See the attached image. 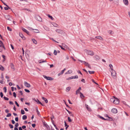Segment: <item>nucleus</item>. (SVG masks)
Masks as SVG:
<instances>
[{"label": "nucleus", "instance_id": "a18cd8bd", "mask_svg": "<svg viewBox=\"0 0 130 130\" xmlns=\"http://www.w3.org/2000/svg\"><path fill=\"white\" fill-rule=\"evenodd\" d=\"M19 126V124L18 123H16L15 125V127H17Z\"/></svg>", "mask_w": 130, "mask_h": 130}, {"label": "nucleus", "instance_id": "3c124183", "mask_svg": "<svg viewBox=\"0 0 130 130\" xmlns=\"http://www.w3.org/2000/svg\"><path fill=\"white\" fill-rule=\"evenodd\" d=\"M9 85L10 86H11L12 85H13V83H11V82H10L9 83Z\"/></svg>", "mask_w": 130, "mask_h": 130}, {"label": "nucleus", "instance_id": "2eb2a0df", "mask_svg": "<svg viewBox=\"0 0 130 130\" xmlns=\"http://www.w3.org/2000/svg\"><path fill=\"white\" fill-rule=\"evenodd\" d=\"M56 32L60 34L62 33V31L59 29H57L56 30Z\"/></svg>", "mask_w": 130, "mask_h": 130}, {"label": "nucleus", "instance_id": "a19ab883", "mask_svg": "<svg viewBox=\"0 0 130 130\" xmlns=\"http://www.w3.org/2000/svg\"><path fill=\"white\" fill-rule=\"evenodd\" d=\"M54 54L55 55H57V51L56 50H54Z\"/></svg>", "mask_w": 130, "mask_h": 130}, {"label": "nucleus", "instance_id": "9b49d317", "mask_svg": "<svg viewBox=\"0 0 130 130\" xmlns=\"http://www.w3.org/2000/svg\"><path fill=\"white\" fill-rule=\"evenodd\" d=\"M22 29L23 31L26 33L28 35L29 34V32L23 27H22Z\"/></svg>", "mask_w": 130, "mask_h": 130}, {"label": "nucleus", "instance_id": "7ed1b4c3", "mask_svg": "<svg viewBox=\"0 0 130 130\" xmlns=\"http://www.w3.org/2000/svg\"><path fill=\"white\" fill-rule=\"evenodd\" d=\"M3 48H4L3 42L1 41H0V52L2 51Z\"/></svg>", "mask_w": 130, "mask_h": 130}, {"label": "nucleus", "instance_id": "c85d7f7f", "mask_svg": "<svg viewBox=\"0 0 130 130\" xmlns=\"http://www.w3.org/2000/svg\"><path fill=\"white\" fill-rule=\"evenodd\" d=\"M58 45L62 49L65 51L66 50V49H65L62 46H61L60 45Z\"/></svg>", "mask_w": 130, "mask_h": 130}, {"label": "nucleus", "instance_id": "c756f323", "mask_svg": "<svg viewBox=\"0 0 130 130\" xmlns=\"http://www.w3.org/2000/svg\"><path fill=\"white\" fill-rule=\"evenodd\" d=\"M37 101H38L37 102L38 103H39V104H40L42 106H44V105L43 104H42V103L39 101V100H38V99H37Z\"/></svg>", "mask_w": 130, "mask_h": 130}, {"label": "nucleus", "instance_id": "39448f33", "mask_svg": "<svg viewBox=\"0 0 130 130\" xmlns=\"http://www.w3.org/2000/svg\"><path fill=\"white\" fill-rule=\"evenodd\" d=\"M24 85L25 86L28 88H29L31 86L30 84L26 82H24Z\"/></svg>", "mask_w": 130, "mask_h": 130}, {"label": "nucleus", "instance_id": "49530a36", "mask_svg": "<svg viewBox=\"0 0 130 130\" xmlns=\"http://www.w3.org/2000/svg\"><path fill=\"white\" fill-rule=\"evenodd\" d=\"M0 95H1V98H3V93L2 92H1V93H0Z\"/></svg>", "mask_w": 130, "mask_h": 130}, {"label": "nucleus", "instance_id": "f3484780", "mask_svg": "<svg viewBox=\"0 0 130 130\" xmlns=\"http://www.w3.org/2000/svg\"><path fill=\"white\" fill-rule=\"evenodd\" d=\"M33 32L35 33H39V30L37 29H33Z\"/></svg>", "mask_w": 130, "mask_h": 130}, {"label": "nucleus", "instance_id": "e433bc0d", "mask_svg": "<svg viewBox=\"0 0 130 130\" xmlns=\"http://www.w3.org/2000/svg\"><path fill=\"white\" fill-rule=\"evenodd\" d=\"M95 58L96 59V60H99L100 59L99 57L98 56H95Z\"/></svg>", "mask_w": 130, "mask_h": 130}, {"label": "nucleus", "instance_id": "774afa93", "mask_svg": "<svg viewBox=\"0 0 130 130\" xmlns=\"http://www.w3.org/2000/svg\"><path fill=\"white\" fill-rule=\"evenodd\" d=\"M66 58L67 59H69V57L68 55H67L66 56Z\"/></svg>", "mask_w": 130, "mask_h": 130}, {"label": "nucleus", "instance_id": "b1692460", "mask_svg": "<svg viewBox=\"0 0 130 130\" xmlns=\"http://www.w3.org/2000/svg\"><path fill=\"white\" fill-rule=\"evenodd\" d=\"M47 16H48V18H50L52 20H53L54 19V18L53 17L51 16L50 15H49V14H48Z\"/></svg>", "mask_w": 130, "mask_h": 130}, {"label": "nucleus", "instance_id": "2f4dec72", "mask_svg": "<svg viewBox=\"0 0 130 130\" xmlns=\"http://www.w3.org/2000/svg\"><path fill=\"white\" fill-rule=\"evenodd\" d=\"M21 113L23 115L25 114V112L24 110L23 109H22L21 110Z\"/></svg>", "mask_w": 130, "mask_h": 130}, {"label": "nucleus", "instance_id": "bb28decb", "mask_svg": "<svg viewBox=\"0 0 130 130\" xmlns=\"http://www.w3.org/2000/svg\"><path fill=\"white\" fill-rule=\"evenodd\" d=\"M27 118V117L26 115H23L22 117V119L23 120H25Z\"/></svg>", "mask_w": 130, "mask_h": 130}, {"label": "nucleus", "instance_id": "5fc2aeb1", "mask_svg": "<svg viewBox=\"0 0 130 130\" xmlns=\"http://www.w3.org/2000/svg\"><path fill=\"white\" fill-rule=\"evenodd\" d=\"M112 31L111 30H109L108 31V33L110 34H112Z\"/></svg>", "mask_w": 130, "mask_h": 130}, {"label": "nucleus", "instance_id": "58836bf2", "mask_svg": "<svg viewBox=\"0 0 130 130\" xmlns=\"http://www.w3.org/2000/svg\"><path fill=\"white\" fill-rule=\"evenodd\" d=\"M24 90L25 91L27 92H28V93H29L30 92V91L29 90H28V89H24Z\"/></svg>", "mask_w": 130, "mask_h": 130}, {"label": "nucleus", "instance_id": "7c9ffc66", "mask_svg": "<svg viewBox=\"0 0 130 130\" xmlns=\"http://www.w3.org/2000/svg\"><path fill=\"white\" fill-rule=\"evenodd\" d=\"M72 72V71L71 70H69L68 71V73L69 74H71Z\"/></svg>", "mask_w": 130, "mask_h": 130}, {"label": "nucleus", "instance_id": "8fccbe9b", "mask_svg": "<svg viewBox=\"0 0 130 130\" xmlns=\"http://www.w3.org/2000/svg\"><path fill=\"white\" fill-rule=\"evenodd\" d=\"M15 121L17 122H18V117H16L15 119Z\"/></svg>", "mask_w": 130, "mask_h": 130}, {"label": "nucleus", "instance_id": "79ce46f5", "mask_svg": "<svg viewBox=\"0 0 130 130\" xmlns=\"http://www.w3.org/2000/svg\"><path fill=\"white\" fill-rule=\"evenodd\" d=\"M4 68L1 65H0V69L1 70H3Z\"/></svg>", "mask_w": 130, "mask_h": 130}, {"label": "nucleus", "instance_id": "20e7f679", "mask_svg": "<svg viewBox=\"0 0 130 130\" xmlns=\"http://www.w3.org/2000/svg\"><path fill=\"white\" fill-rule=\"evenodd\" d=\"M43 76L44 78L46 79L47 80H52L53 79V78L49 77L45 75H43Z\"/></svg>", "mask_w": 130, "mask_h": 130}, {"label": "nucleus", "instance_id": "f8f14e48", "mask_svg": "<svg viewBox=\"0 0 130 130\" xmlns=\"http://www.w3.org/2000/svg\"><path fill=\"white\" fill-rule=\"evenodd\" d=\"M85 106L87 109L89 111H91V109L89 107L88 105L85 104Z\"/></svg>", "mask_w": 130, "mask_h": 130}, {"label": "nucleus", "instance_id": "603ef678", "mask_svg": "<svg viewBox=\"0 0 130 130\" xmlns=\"http://www.w3.org/2000/svg\"><path fill=\"white\" fill-rule=\"evenodd\" d=\"M54 118V117L53 116H51V117H50V118L51 120L52 121L53 120V118Z\"/></svg>", "mask_w": 130, "mask_h": 130}, {"label": "nucleus", "instance_id": "412c9836", "mask_svg": "<svg viewBox=\"0 0 130 130\" xmlns=\"http://www.w3.org/2000/svg\"><path fill=\"white\" fill-rule=\"evenodd\" d=\"M79 93L80 94V97L81 98H82V99H83V98H84V96L81 92H80Z\"/></svg>", "mask_w": 130, "mask_h": 130}, {"label": "nucleus", "instance_id": "6e6d98bb", "mask_svg": "<svg viewBox=\"0 0 130 130\" xmlns=\"http://www.w3.org/2000/svg\"><path fill=\"white\" fill-rule=\"evenodd\" d=\"M77 72L78 73H80V74H81L82 75V73H81V72L79 70H78L77 71Z\"/></svg>", "mask_w": 130, "mask_h": 130}, {"label": "nucleus", "instance_id": "cd10ccee", "mask_svg": "<svg viewBox=\"0 0 130 130\" xmlns=\"http://www.w3.org/2000/svg\"><path fill=\"white\" fill-rule=\"evenodd\" d=\"M71 89L70 87H68L66 88V91L67 92H68Z\"/></svg>", "mask_w": 130, "mask_h": 130}, {"label": "nucleus", "instance_id": "13d9d810", "mask_svg": "<svg viewBox=\"0 0 130 130\" xmlns=\"http://www.w3.org/2000/svg\"><path fill=\"white\" fill-rule=\"evenodd\" d=\"M81 81L83 82L84 83H85V80L84 79H82L81 80Z\"/></svg>", "mask_w": 130, "mask_h": 130}, {"label": "nucleus", "instance_id": "ddd939ff", "mask_svg": "<svg viewBox=\"0 0 130 130\" xmlns=\"http://www.w3.org/2000/svg\"><path fill=\"white\" fill-rule=\"evenodd\" d=\"M95 38L97 39H99L100 40L103 41V39L100 36H97L95 37Z\"/></svg>", "mask_w": 130, "mask_h": 130}, {"label": "nucleus", "instance_id": "680f3d73", "mask_svg": "<svg viewBox=\"0 0 130 130\" xmlns=\"http://www.w3.org/2000/svg\"><path fill=\"white\" fill-rule=\"evenodd\" d=\"M36 111L37 112V114L38 115L40 113V112L37 109L36 110Z\"/></svg>", "mask_w": 130, "mask_h": 130}, {"label": "nucleus", "instance_id": "de8ad7c7", "mask_svg": "<svg viewBox=\"0 0 130 130\" xmlns=\"http://www.w3.org/2000/svg\"><path fill=\"white\" fill-rule=\"evenodd\" d=\"M79 92V91L78 90H76V94H77Z\"/></svg>", "mask_w": 130, "mask_h": 130}, {"label": "nucleus", "instance_id": "6ab92c4d", "mask_svg": "<svg viewBox=\"0 0 130 130\" xmlns=\"http://www.w3.org/2000/svg\"><path fill=\"white\" fill-rule=\"evenodd\" d=\"M115 98L114 97V96H113V98H111L110 99V101L111 102H112L114 103V102H115Z\"/></svg>", "mask_w": 130, "mask_h": 130}, {"label": "nucleus", "instance_id": "f704fd0d", "mask_svg": "<svg viewBox=\"0 0 130 130\" xmlns=\"http://www.w3.org/2000/svg\"><path fill=\"white\" fill-rule=\"evenodd\" d=\"M2 56L3 57V58H4V60H3V62H4L5 60V58H6V56H5L4 55H2Z\"/></svg>", "mask_w": 130, "mask_h": 130}, {"label": "nucleus", "instance_id": "aec40b11", "mask_svg": "<svg viewBox=\"0 0 130 130\" xmlns=\"http://www.w3.org/2000/svg\"><path fill=\"white\" fill-rule=\"evenodd\" d=\"M32 40L33 42V43L36 44L37 43V41L36 40L34 39H32Z\"/></svg>", "mask_w": 130, "mask_h": 130}, {"label": "nucleus", "instance_id": "0eeeda50", "mask_svg": "<svg viewBox=\"0 0 130 130\" xmlns=\"http://www.w3.org/2000/svg\"><path fill=\"white\" fill-rule=\"evenodd\" d=\"M111 112L113 113H116L117 112V110L116 108H113L111 110Z\"/></svg>", "mask_w": 130, "mask_h": 130}, {"label": "nucleus", "instance_id": "09e8293b", "mask_svg": "<svg viewBox=\"0 0 130 130\" xmlns=\"http://www.w3.org/2000/svg\"><path fill=\"white\" fill-rule=\"evenodd\" d=\"M15 103L17 105L18 107H19V104H18V103L16 101H15Z\"/></svg>", "mask_w": 130, "mask_h": 130}, {"label": "nucleus", "instance_id": "72a5a7b5", "mask_svg": "<svg viewBox=\"0 0 130 130\" xmlns=\"http://www.w3.org/2000/svg\"><path fill=\"white\" fill-rule=\"evenodd\" d=\"M88 72H89V73L90 74H93L94 73V71H89Z\"/></svg>", "mask_w": 130, "mask_h": 130}, {"label": "nucleus", "instance_id": "4468645a", "mask_svg": "<svg viewBox=\"0 0 130 130\" xmlns=\"http://www.w3.org/2000/svg\"><path fill=\"white\" fill-rule=\"evenodd\" d=\"M62 46L64 47V48H65L67 49H68L69 48L68 46L64 43H62Z\"/></svg>", "mask_w": 130, "mask_h": 130}, {"label": "nucleus", "instance_id": "5701e85b", "mask_svg": "<svg viewBox=\"0 0 130 130\" xmlns=\"http://www.w3.org/2000/svg\"><path fill=\"white\" fill-rule=\"evenodd\" d=\"M72 79H73L75 78H77L78 77L77 75H75L74 76H71Z\"/></svg>", "mask_w": 130, "mask_h": 130}, {"label": "nucleus", "instance_id": "4c0bfd02", "mask_svg": "<svg viewBox=\"0 0 130 130\" xmlns=\"http://www.w3.org/2000/svg\"><path fill=\"white\" fill-rule=\"evenodd\" d=\"M3 90L5 93H6L7 91V89L6 87H4L3 88Z\"/></svg>", "mask_w": 130, "mask_h": 130}, {"label": "nucleus", "instance_id": "f03ea898", "mask_svg": "<svg viewBox=\"0 0 130 130\" xmlns=\"http://www.w3.org/2000/svg\"><path fill=\"white\" fill-rule=\"evenodd\" d=\"M85 52H87V54L89 55L92 56L94 55V53L92 51H88L87 50H85Z\"/></svg>", "mask_w": 130, "mask_h": 130}, {"label": "nucleus", "instance_id": "f257e3e1", "mask_svg": "<svg viewBox=\"0 0 130 130\" xmlns=\"http://www.w3.org/2000/svg\"><path fill=\"white\" fill-rule=\"evenodd\" d=\"M111 75L113 78L116 79V73L115 71H113L111 72Z\"/></svg>", "mask_w": 130, "mask_h": 130}, {"label": "nucleus", "instance_id": "1a4fd4ad", "mask_svg": "<svg viewBox=\"0 0 130 130\" xmlns=\"http://www.w3.org/2000/svg\"><path fill=\"white\" fill-rule=\"evenodd\" d=\"M110 2H111L113 1H114L113 2L115 4H117L118 5V4L119 2V0H109Z\"/></svg>", "mask_w": 130, "mask_h": 130}, {"label": "nucleus", "instance_id": "bf43d9fd", "mask_svg": "<svg viewBox=\"0 0 130 130\" xmlns=\"http://www.w3.org/2000/svg\"><path fill=\"white\" fill-rule=\"evenodd\" d=\"M35 126H36V125L35 124H32V126L34 127Z\"/></svg>", "mask_w": 130, "mask_h": 130}, {"label": "nucleus", "instance_id": "37998d69", "mask_svg": "<svg viewBox=\"0 0 130 130\" xmlns=\"http://www.w3.org/2000/svg\"><path fill=\"white\" fill-rule=\"evenodd\" d=\"M13 96L14 97L16 98V94L15 93V92H14L13 93Z\"/></svg>", "mask_w": 130, "mask_h": 130}, {"label": "nucleus", "instance_id": "4be33fe9", "mask_svg": "<svg viewBox=\"0 0 130 130\" xmlns=\"http://www.w3.org/2000/svg\"><path fill=\"white\" fill-rule=\"evenodd\" d=\"M42 99L44 100V101H45V102L46 103H47V102H48V100H47L45 98L43 97H42Z\"/></svg>", "mask_w": 130, "mask_h": 130}, {"label": "nucleus", "instance_id": "dca6fc26", "mask_svg": "<svg viewBox=\"0 0 130 130\" xmlns=\"http://www.w3.org/2000/svg\"><path fill=\"white\" fill-rule=\"evenodd\" d=\"M51 24L53 25L54 26L56 27H58V25L56 23H52Z\"/></svg>", "mask_w": 130, "mask_h": 130}, {"label": "nucleus", "instance_id": "423d86ee", "mask_svg": "<svg viewBox=\"0 0 130 130\" xmlns=\"http://www.w3.org/2000/svg\"><path fill=\"white\" fill-rule=\"evenodd\" d=\"M115 102H114V104H119V100L117 99V98H115Z\"/></svg>", "mask_w": 130, "mask_h": 130}, {"label": "nucleus", "instance_id": "a211bd4d", "mask_svg": "<svg viewBox=\"0 0 130 130\" xmlns=\"http://www.w3.org/2000/svg\"><path fill=\"white\" fill-rule=\"evenodd\" d=\"M19 35L23 39H25V37H24V36L21 33H19Z\"/></svg>", "mask_w": 130, "mask_h": 130}, {"label": "nucleus", "instance_id": "0e129e2a", "mask_svg": "<svg viewBox=\"0 0 130 130\" xmlns=\"http://www.w3.org/2000/svg\"><path fill=\"white\" fill-rule=\"evenodd\" d=\"M12 122L13 124H14L15 123L14 121L13 120H12Z\"/></svg>", "mask_w": 130, "mask_h": 130}, {"label": "nucleus", "instance_id": "69168bd1", "mask_svg": "<svg viewBox=\"0 0 130 130\" xmlns=\"http://www.w3.org/2000/svg\"><path fill=\"white\" fill-rule=\"evenodd\" d=\"M4 9L5 10H7L8 9V8L7 7H4Z\"/></svg>", "mask_w": 130, "mask_h": 130}, {"label": "nucleus", "instance_id": "ea45409f", "mask_svg": "<svg viewBox=\"0 0 130 130\" xmlns=\"http://www.w3.org/2000/svg\"><path fill=\"white\" fill-rule=\"evenodd\" d=\"M68 121L69 122H71L72 121L71 119L69 117H68Z\"/></svg>", "mask_w": 130, "mask_h": 130}, {"label": "nucleus", "instance_id": "e2e57ef3", "mask_svg": "<svg viewBox=\"0 0 130 130\" xmlns=\"http://www.w3.org/2000/svg\"><path fill=\"white\" fill-rule=\"evenodd\" d=\"M92 82L93 83H94L95 84H96L98 85V84H97L96 83V82H95V81H94V80H93V79H92Z\"/></svg>", "mask_w": 130, "mask_h": 130}, {"label": "nucleus", "instance_id": "9d476101", "mask_svg": "<svg viewBox=\"0 0 130 130\" xmlns=\"http://www.w3.org/2000/svg\"><path fill=\"white\" fill-rule=\"evenodd\" d=\"M83 63L85 64V65L86 66H87L89 68H91V67L90 64L87 62H86L85 61Z\"/></svg>", "mask_w": 130, "mask_h": 130}, {"label": "nucleus", "instance_id": "338daca9", "mask_svg": "<svg viewBox=\"0 0 130 130\" xmlns=\"http://www.w3.org/2000/svg\"><path fill=\"white\" fill-rule=\"evenodd\" d=\"M17 86L19 89H21L20 88L19 86L18 85H17Z\"/></svg>", "mask_w": 130, "mask_h": 130}, {"label": "nucleus", "instance_id": "393cba45", "mask_svg": "<svg viewBox=\"0 0 130 130\" xmlns=\"http://www.w3.org/2000/svg\"><path fill=\"white\" fill-rule=\"evenodd\" d=\"M11 68L13 69V70H14V67L13 65L12 64H10Z\"/></svg>", "mask_w": 130, "mask_h": 130}, {"label": "nucleus", "instance_id": "4d7b16f0", "mask_svg": "<svg viewBox=\"0 0 130 130\" xmlns=\"http://www.w3.org/2000/svg\"><path fill=\"white\" fill-rule=\"evenodd\" d=\"M22 128L23 129H25L26 128V126L25 125L23 126L22 127Z\"/></svg>", "mask_w": 130, "mask_h": 130}, {"label": "nucleus", "instance_id": "6e6552de", "mask_svg": "<svg viewBox=\"0 0 130 130\" xmlns=\"http://www.w3.org/2000/svg\"><path fill=\"white\" fill-rule=\"evenodd\" d=\"M123 2L125 5L127 6L128 5V2L127 0H123Z\"/></svg>", "mask_w": 130, "mask_h": 130}, {"label": "nucleus", "instance_id": "c03bdc74", "mask_svg": "<svg viewBox=\"0 0 130 130\" xmlns=\"http://www.w3.org/2000/svg\"><path fill=\"white\" fill-rule=\"evenodd\" d=\"M3 98L5 100H8V98H7L5 96H4L3 97Z\"/></svg>", "mask_w": 130, "mask_h": 130}, {"label": "nucleus", "instance_id": "c9c22d12", "mask_svg": "<svg viewBox=\"0 0 130 130\" xmlns=\"http://www.w3.org/2000/svg\"><path fill=\"white\" fill-rule=\"evenodd\" d=\"M9 125L11 128H13V126L12 125L10 124Z\"/></svg>", "mask_w": 130, "mask_h": 130}, {"label": "nucleus", "instance_id": "864d4df0", "mask_svg": "<svg viewBox=\"0 0 130 130\" xmlns=\"http://www.w3.org/2000/svg\"><path fill=\"white\" fill-rule=\"evenodd\" d=\"M9 104L11 105H13V103L12 102L10 101L9 102Z\"/></svg>", "mask_w": 130, "mask_h": 130}, {"label": "nucleus", "instance_id": "052dcab7", "mask_svg": "<svg viewBox=\"0 0 130 130\" xmlns=\"http://www.w3.org/2000/svg\"><path fill=\"white\" fill-rule=\"evenodd\" d=\"M28 29H29V30H33V29H32V28H30L29 27H28Z\"/></svg>", "mask_w": 130, "mask_h": 130}, {"label": "nucleus", "instance_id": "a878e982", "mask_svg": "<svg viewBox=\"0 0 130 130\" xmlns=\"http://www.w3.org/2000/svg\"><path fill=\"white\" fill-rule=\"evenodd\" d=\"M109 66L111 70L113 71V69L112 65L111 64H110L109 65Z\"/></svg>", "mask_w": 130, "mask_h": 130}, {"label": "nucleus", "instance_id": "473e14b6", "mask_svg": "<svg viewBox=\"0 0 130 130\" xmlns=\"http://www.w3.org/2000/svg\"><path fill=\"white\" fill-rule=\"evenodd\" d=\"M42 60H40L39 61V62L40 63H41L42 62H46V60H44V61H41Z\"/></svg>", "mask_w": 130, "mask_h": 130}]
</instances>
